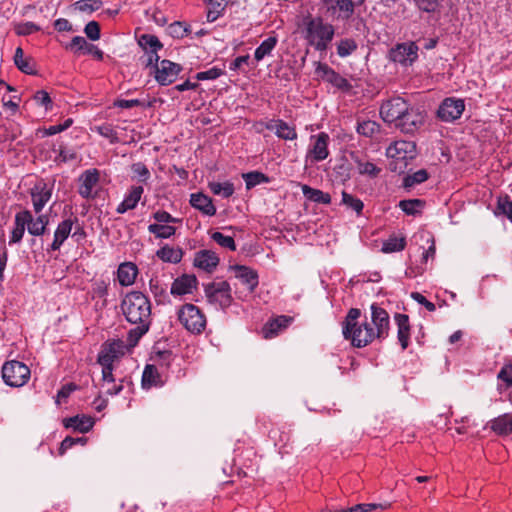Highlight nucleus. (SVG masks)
I'll return each mask as SVG.
<instances>
[{
  "instance_id": "obj_7",
  "label": "nucleus",
  "mask_w": 512,
  "mask_h": 512,
  "mask_svg": "<svg viewBox=\"0 0 512 512\" xmlns=\"http://www.w3.org/2000/svg\"><path fill=\"white\" fill-rule=\"evenodd\" d=\"M329 141L330 137L325 132L311 135L310 143L305 155V162L314 164L325 160L329 156Z\"/></svg>"
},
{
  "instance_id": "obj_16",
  "label": "nucleus",
  "mask_w": 512,
  "mask_h": 512,
  "mask_svg": "<svg viewBox=\"0 0 512 512\" xmlns=\"http://www.w3.org/2000/svg\"><path fill=\"white\" fill-rule=\"evenodd\" d=\"M53 192V185L48 184L43 179L37 181L31 189V200L34 211L39 213L42 211L44 206L51 199Z\"/></svg>"
},
{
  "instance_id": "obj_63",
  "label": "nucleus",
  "mask_w": 512,
  "mask_h": 512,
  "mask_svg": "<svg viewBox=\"0 0 512 512\" xmlns=\"http://www.w3.org/2000/svg\"><path fill=\"white\" fill-rule=\"evenodd\" d=\"M443 0H415L418 8L422 11L435 12Z\"/></svg>"
},
{
  "instance_id": "obj_50",
  "label": "nucleus",
  "mask_w": 512,
  "mask_h": 512,
  "mask_svg": "<svg viewBox=\"0 0 512 512\" xmlns=\"http://www.w3.org/2000/svg\"><path fill=\"white\" fill-rule=\"evenodd\" d=\"M357 170L362 175L377 176L380 169L375 166L372 162L362 161L359 158L355 159Z\"/></svg>"
},
{
  "instance_id": "obj_55",
  "label": "nucleus",
  "mask_w": 512,
  "mask_h": 512,
  "mask_svg": "<svg viewBox=\"0 0 512 512\" xmlns=\"http://www.w3.org/2000/svg\"><path fill=\"white\" fill-rule=\"evenodd\" d=\"M102 5L100 0H79L75 3L78 10L83 12H93L98 10Z\"/></svg>"
},
{
  "instance_id": "obj_8",
  "label": "nucleus",
  "mask_w": 512,
  "mask_h": 512,
  "mask_svg": "<svg viewBox=\"0 0 512 512\" xmlns=\"http://www.w3.org/2000/svg\"><path fill=\"white\" fill-rule=\"evenodd\" d=\"M389 57L395 63L412 65L418 58V46L414 42L397 44L389 51Z\"/></svg>"
},
{
  "instance_id": "obj_2",
  "label": "nucleus",
  "mask_w": 512,
  "mask_h": 512,
  "mask_svg": "<svg viewBox=\"0 0 512 512\" xmlns=\"http://www.w3.org/2000/svg\"><path fill=\"white\" fill-rule=\"evenodd\" d=\"M361 311L357 308H351L343 322L342 332L345 339L350 340L354 347L362 348L377 339L372 325L365 321L358 325V319Z\"/></svg>"
},
{
  "instance_id": "obj_41",
  "label": "nucleus",
  "mask_w": 512,
  "mask_h": 512,
  "mask_svg": "<svg viewBox=\"0 0 512 512\" xmlns=\"http://www.w3.org/2000/svg\"><path fill=\"white\" fill-rule=\"evenodd\" d=\"M278 40L276 37H269L264 40L255 50L254 58L257 62L264 59L265 56L269 55L275 48Z\"/></svg>"
},
{
  "instance_id": "obj_1",
  "label": "nucleus",
  "mask_w": 512,
  "mask_h": 512,
  "mask_svg": "<svg viewBox=\"0 0 512 512\" xmlns=\"http://www.w3.org/2000/svg\"><path fill=\"white\" fill-rule=\"evenodd\" d=\"M121 310L126 320L136 325L128 332L127 336L128 344L130 347H134L149 330L151 323L150 300L142 292H129L121 302Z\"/></svg>"
},
{
  "instance_id": "obj_14",
  "label": "nucleus",
  "mask_w": 512,
  "mask_h": 512,
  "mask_svg": "<svg viewBox=\"0 0 512 512\" xmlns=\"http://www.w3.org/2000/svg\"><path fill=\"white\" fill-rule=\"evenodd\" d=\"M415 152L416 146L414 142L399 140L389 145L386 155L388 158L403 162L406 165V160L414 158Z\"/></svg>"
},
{
  "instance_id": "obj_32",
  "label": "nucleus",
  "mask_w": 512,
  "mask_h": 512,
  "mask_svg": "<svg viewBox=\"0 0 512 512\" xmlns=\"http://www.w3.org/2000/svg\"><path fill=\"white\" fill-rule=\"evenodd\" d=\"M138 273L137 266L132 262H125L119 265L117 276L122 286H130L135 282Z\"/></svg>"
},
{
  "instance_id": "obj_20",
  "label": "nucleus",
  "mask_w": 512,
  "mask_h": 512,
  "mask_svg": "<svg viewBox=\"0 0 512 512\" xmlns=\"http://www.w3.org/2000/svg\"><path fill=\"white\" fill-rule=\"evenodd\" d=\"M325 6L330 16L336 19H348L354 11L351 0H326Z\"/></svg>"
},
{
  "instance_id": "obj_33",
  "label": "nucleus",
  "mask_w": 512,
  "mask_h": 512,
  "mask_svg": "<svg viewBox=\"0 0 512 512\" xmlns=\"http://www.w3.org/2000/svg\"><path fill=\"white\" fill-rule=\"evenodd\" d=\"M395 321L398 327V340L401 344L403 350H405L409 345V337H410V324L409 317L406 314H396Z\"/></svg>"
},
{
  "instance_id": "obj_17",
  "label": "nucleus",
  "mask_w": 512,
  "mask_h": 512,
  "mask_svg": "<svg viewBox=\"0 0 512 512\" xmlns=\"http://www.w3.org/2000/svg\"><path fill=\"white\" fill-rule=\"evenodd\" d=\"M100 180V173L97 169L84 171L79 178L78 192L85 199H92L96 196L94 191Z\"/></svg>"
},
{
  "instance_id": "obj_30",
  "label": "nucleus",
  "mask_w": 512,
  "mask_h": 512,
  "mask_svg": "<svg viewBox=\"0 0 512 512\" xmlns=\"http://www.w3.org/2000/svg\"><path fill=\"white\" fill-rule=\"evenodd\" d=\"M127 345L130 346L128 343L125 344L124 341L120 339L106 342L103 345V349L98 358L108 359L109 363H112L114 359L124 354Z\"/></svg>"
},
{
  "instance_id": "obj_12",
  "label": "nucleus",
  "mask_w": 512,
  "mask_h": 512,
  "mask_svg": "<svg viewBox=\"0 0 512 512\" xmlns=\"http://www.w3.org/2000/svg\"><path fill=\"white\" fill-rule=\"evenodd\" d=\"M315 73L319 78L330 83L339 90L349 91L352 88V85L346 78L342 77L325 63L317 62Z\"/></svg>"
},
{
  "instance_id": "obj_10",
  "label": "nucleus",
  "mask_w": 512,
  "mask_h": 512,
  "mask_svg": "<svg viewBox=\"0 0 512 512\" xmlns=\"http://www.w3.org/2000/svg\"><path fill=\"white\" fill-rule=\"evenodd\" d=\"M154 68L155 80L162 86L172 84L182 71L181 65L166 59L155 64Z\"/></svg>"
},
{
  "instance_id": "obj_27",
  "label": "nucleus",
  "mask_w": 512,
  "mask_h": 512,
  "mask_svg": "<svg viewBox=\"0 0 512 512\" xmlns=\"http://www.w3.org/2000/svg\"><path fill=\"white\" fill-rule=\"evenodd\" d=\"M144 189L142 186H132L128 193L125 195L123 201L117 206L116 212L123 214L128 210L136 208L138 202L143 195Z\"/></svg>"
},
{
  "instance_id": "obj_28",
  "label": "nucleus",
  "mask_w": 512,
  "mask_h": 512,
  "mask_svg": "<svg viewBox=\"0 0 512 512\" xmlns=\"http://www.w3.org/2000/svg\"><path fill=\"white\" fill-rule=\"evenodd\" d=\"M219 258L215 252L210 250H201L196 253L194 265L206 272H212L218 265Z\"/></svg>"
},
{
  "instance_id": "obj_31",
  "label": "nucleus",
  "mask_w": 512,
  "mask_h": 512,
  "mask_svg": "<svg viewBox=\"0 0 512 512\" xmlns=\"http://www.w3.org/2000/svg\"><path fill=\"white\" fill-rule=\"evenodd\" d=\"M67 48L74 49L75 52L84 51L85 53L92 54L97 60H102L104 55L102 50L97 46L88 43L82 36L73 37Z\"/></svg>"
},
{
  "instance_id": "obj_53",
  "label": "nucleus",
  "mask_w": 512,
  "mask_h": 512,
  "mask_svg": "<svg viewBox=\"0 0 512 512\" xmlns=\"http://www.w3.org/2000/svg\"><path fill=\"white\" fill-rule=\"evenodd\" d=\"M428 179V173L426 170L421 169L414 172L411 175H408L404 179V184L406 187H411L415 184H420Z\"/></svg>"
},
{
  "instance_id": "obj_22",
  "label": "nucleus",
  "mask_w": 512,
  "mask_h": 512,
  "mask_svg": "<svg viewBox=\"0 0 512 512\" xmlns=\"http://www.w3.org/2000/svg\"><path fill=\"white\" fill-rule=\"evenodd\" d=\"M197 286V278L194 275L184 274L181 277L176 278L170 289V293L173 296H183L191 294Z\"/></svg>"
},
{
  "instance_id": "obj_18",
  "label": "nucleus",
  "mask_w": 512,
  "mask_h": 512,
  "mask_svg": "<svg viewBox=\"0 0 512 512\" xmlns=\"http://www.w3.org/2000/svg\"><path fill=\"white\" fill-rule=\"evenodd\" d=\"M424 123V115L416 108L407 106L406 112L398 122L397 127L404 133H413Z\"/></svg>"
},
{
  "instance_id": "obj_13",
  "label": "nucleus",
  "mask_w": 512,
  "mask_h": 512,
  "mask_svg": "<svg viewBox=\"0 0 512 512\" xmlns=\"http://www.w3.org/2000/svg\"><path fill=\"white\" fill-rule=\"evenodd\" d=\"M465 109L462 99L446 98L438 108L437 116L445 122H453L461 117Z\"/></svg>"
},
{
  "instance_id": "obj_3",
  "label": "nucleus",
  "mask_w": 512,
  "mask_h": 512,
  "mask_svg": "<svg viewBox=\"0 0 512 512\" xmlns=\"http://www.w3.org/2000/svg\"><path fill=\"white\" fill-rule=\"evenodd\" d=\"M303 37L308 45L315 50L326 51L334 37V27L325 23L320 17H307L304 19Z\"/></svg>"
},
{
  "instance_id": "obj_26",
  "label": "nucleus",
  "mask_w": 512,
  "mask_h": 512,
  "mask_svg": "<svg viewBox=\"0 0 512 512\" xmlns=\"http://www.w3.org/2000/svg\"><path fill=\"white\" fill-rule=\"evenodd\" d=\"M235 277L247 287L249 293H253L258 286V274L253 269L246 266H235Z\"/></svg>"
},
{
  "instance_id": "obj_9",
  "label": "nucleus",
  "mask_w": 512,
  "mask_h": 512,
  "mask_svg": "<svg viewBox=\"0 0 512 512\" xmlns=\"http://www.w3.org/2000/svg\"><path fill=\"white\" fill-rule=\"evenodd\" d=\"M407 106L408 104L404 99L396 97L381 105L380 115L385 122L394 123L397 127L398 122L406 112Z\"/></svg>"
},
{
  "instance_id": "obj_25",
  "label": "nucleus",
  "mask_w": 512,
  "mask_h": 512,
  "mask_svg": "<svg viewBox=\"0 0 512 512\" xmlns=\"http://www.w3.org/2000/svg\"><path fill=\"white\" fill-rule=\"evenodd\" d=\"M489 428L498 436H508L512 434V414H501L488 423Z\"/></svg>"
},
{
  "instance_id": "obj_24",
  "label": "nucleus",
  "mask_w": 512,
  "mask_h": 512,
  "mask_svg": "<svg viewBox=\"0 0 512 512\" xmlns=\"http://www.w3.org/2000/svg\"><path fill=\"white\" fill-rule=\"evenodd\" d=\"M77 221L78 220L76 217L74 219L68 218V219L61 221L58 224V226L54 232V239L51 244V250L56 251V250L60 249V247L65 242V240L69 237V235L72 231L73 224Z\"/></svg>"
},
{
  "instance_id": "obj_47",
  "label": "nucleus",
  "mask_w": 512,
  "mask_h": 512,
  "mask_svg": "<svg viewBox=\"0 0 512 512\" xmlns=\"http://www.w3.org/2000/svg\"><path fill=\"white\" fill-rule=\"evenodd\" d=\"M424 202L420 199L401 200L399 207L408 215H415L423 208Z\"/></svg>"
},
{
  "instance_id": "obj_5",
  "label": "nucleus",
  "mask_w": 512,
  "mask_h": 512,
  "mask_svg": "<svg viewBox=\"0 0 512 512\" xmlns=\"http://www.w3.org/2000/svg\"><path fill=\"white\" fill-rule=\"evenodd\" d=\"M178 320L192 334H200L205 330L206 317L194 304L187 303L178 310Z\"/></svg>"
},
{
  "instance_id": "obj_21",
  "label": "nucleus",
  "mask_w": 512,
  "mask_h": 512,
  "mask_svg": "<svg viewBox=\"0 0 512 512\" xmlns=\"http://www.w3.org/2000/svg\"><path fill=\"white\" fill-rule=\"evenodd\" d=\"M293 321V318L287 315H280L269 320L262 328L263 337L271 339L286 329Z\"/></svg>"
},
{
  "instance_id": "obj_15",
  "label": "nucleus",
  "mask_w": 512,
  "mask_h": 512,
  "mask_svg": "<svg viewBox=\"0 0 512 512\" xmlns=\"http://www.w3.org/2000/svg\"><path fill=\"white\" fill-rule=\"evenodd\" d=\"M138 43L146 54L145 65L149 67L157 64L159 61L158 51L163 48L158 37L152 34H143Z\"/></svg>"
},
{
  "instance_id": "obj_42",
  "label": "nucleus",
  "mask_w": 512,
  "mask_h": 512,
  "mask_svg": "<svg viewBox=\"0 0 512 512\" xmlns=\"http://www.w3.org/2000/svg\"><path fill=\"white\" fill-rule=\"evenodd\" d=\"M227 0H208L207 20L214 22L224 11Z\"/></svg>"
},
{
  "instance_id": "obj_44",
  "label": "nucleus",
  "mask_w": 512,
  "mask_h": 512,
  "mask_svg": "<svg viewBox=\"0 0 512 512\" xmlns=\"http://www.w3.org/2000/svg\"><path fill=\"white\" fill-rule=\"evenodd\" d=\"M148 231L154 234L157 238L167 239L175 234L176 228L165 224H150Z\"/></svg>"
},
{
  "instance_id": "obj_34",
  "label": "nucleus",
  "mask_w": 512,
  "mask_h": 512,
  "mask_svg": "<svg viewBox=\"0 0 512 512\" xmlns=\"http://www.w3.org/2000/svg\"><path fill=\"white\" fill-rule=\"evenodd\" d=\"M63 424L66 428L86 433L93 427L94 421L88 416H75L64 419Z\"/></svg>"
},
{
  "instance_id": "obj_6",
  "label": "nucleus",
  "mask_w": 512,
  "mask_h": 512,
  "mask_svg": "<svg viewBox=\"0 0 512 512\" xmlns=\"http://www.w3.org/2000/svg\"><path fill=\"white\" fill-rule=\"evenodd\" d=\"M1 372L4 382L11 387L24 386L31 376L29 367L17 360L5 362Z\"/></svg>"
},
{
  "instance_id": "obj_51",
  "label": "nucleus",
  "mask_w": 512,
  "mask_h": 512,
  "mask_svg": "<svg viewBox=\"0 0 512 512\" xmlns=\"http://www.w3.org/2000/svg\"><path fill=\"white\" fill-rule=\"evenodd\" d=\"M99 364L102 366V380L103 386L114 383L112 363H109L108 359L98 358Z\"/></svg>"
},
{
  "instance_id": "obj_11",
  "label": "nucleus",
  "mask_w": 512,
  "mask_h": 512,
  "mask_svg": "<svg viewBox=\"0 0 512 512\" xmlns=\"http://www.w3.org/2000/svg\"><path fill=\"white\" fill-rule=\"evenodd\" d=\"M374 333L379 340L385 339L389 334L390 318L387 311L377 304L371 305V323Z\"/></svg>"
},
{
  "instance_id": "obj_64",
  "label": "nucleus",
  "mask_w": 512,
  "mask_h": 512,
  "mask_svg": "<svg viewBox=\"0 0 512 512\" xmlns=\"http://www.w3.org/2000/svg\"><path fill=\"white\" fill-rule=\"evenodd\" d=\"M72 123H73V120L69 118V119L65 120L63 124L52 125L49 128L44 130V135L52 136L57 133H60L64 130L68 129L72 125Z\"/></svg>"
},
{
  "instance_id": "obj_38",
  "label": "nucleus",
  "mask_w": 512,
  "mask_h": 512,
  "mask_svg": "<svg viewBox=\"0 0 512 512\" xmlns=\"http://www.w3.org/2000/svg\"><path fill=\"white\" fill-rule=\"evenodd\" d=\"M302 192L304 196L313 202L321 204H330L331 196L319 189L311 188L308 185H302Z\"/></svg>"
},
{
  "instance_id": "obj_46",
  "label": "nucleus",
  "mask_w": 512,
  "mask_h": 512,
  "mask_svg": "<svg viewBox=\"0 0 512 512\" xmlns=\"http://www.w3.org/2000/svg\"><path fill=\"white\" fill-rule=\"evenodd\" d=\"M357 47L358 45L354 39H341L337 44V54L342 58L347 57L356 51Z\"/></svg>"
},
{
  "instance_id": "obj_40",
  "label": "nucleus",
  "mask_w": 512,
  "mask_h": 512,
  "mask_svg": "<svg viewBox=\"0 0 512 512\" xmlns=\"http://www.w3.org/2000/svg\"><path fill=\"white\" fill-rule=\"evenodd\" d=\"M210 191L214 195L221 196L223 198H229L234 193V185L231 182H210L208 185Z\"/></svg>"
},
{
  "instance_id": "obj_52",
  "label": "nucleus",
  "mask_w": 512,
  "mask_h": 512,
  "mask_svg": "<svg viewBox=\"0 0 512 512\" xmlns=\"http://www.w3.org/2000/svg\"><path fill=\"white\" fill-rule=\"evenodd\" d=\"M342 203L354 210L357 214H360L364 207V204L360 199L355 198L345 191L342 192Z\"/></svg>"
},
{
  "instance_id": "obj_45",
  "label": "nucleus",
  "mask_w": 512,
  "mask_h": 512,
  "mask_svg": "<svg viewBox=\"0 0 512 512\" xmlns=\"http://www.w3.org/2000/svg\"><path fill=\"white\" fill-rule=\"evenodd\" d=\"M496 213L504 215L512 222V199L510 196H500L497 201Z\"/></svg>"
},
{
  "instance_id": "obj_57",
  "label": "nucleus",
  "mask_w": 512,
  "mask_h": 512,
  "mask_svg": "<svg viewBox=\"0 0 512 512\" xmlns=\"http://www.w3.org/2000/svg\"><path fill=\"white\" fill-rule=\"evenodd\" d=\"M224 71L217 67H212L206 71L198 72L196 79L199 81L214 80L223 75Z\"/></svg>"
},
{
  "instance_id": "obj_29",
  "label": "nucleus",
  "mask_w": 512,
  "mask_h": 512,
  "mask_svg": "<svg viewBox=\"0 0 512 512\" xmlns=\"http://www.w3.org/2000/svg\"><path fill=\"white\" fill-rule=\"evenodd\" d=\"M190 204L193 208L201 211L204 215L214 216L216 207L212 199L203 193H193L190 196Z\"/></svg>"
},
{
  "instance_id": "obj_58",
  "label": "nucleus",
  "mask_w": 512,
  "mask_h": 512,
  "mask_svg": "<svg viewBox=\"0 0 512 512\" xmlns=\"http://www.w3.org/2000/svg\"><path fill=\"white\" fill-rule=\"evenodd\" d=\"M132 172L139 178L140 181L146 182L150 177V171L147 166L142 162L134 163L131 166Z\"/></svg>"
},
{
  "instance_id": "obj_60",
  "label": "nucleus",
  "mask_w": 512,
  "mask_h": 512,
  "mask_svg": "<svg viewBox=\"0 0 512 512\" xmlns=\"http://www.w3.org/2000/svg\"><path fill=\"white\" fill-rule=\"evenodd\" d=\"M150 290L154 297L161 302V298L166 296V287L162 286L157 278H152L149 282Z\"/></svg>"
},
{
  "instance_id": "obj_48",
  "label": "nucleus",
  "mask_w": 512,
  "mask_h": 512,
  "mask_svg": "<svg viewBox=\"0 0 512 512\" xmlns=\"http://www.w3.org/2000/svg\"><path fill=\"white\" fill-rule=\"evenodd\" d=\"M243 179L245 181L247 189H251L261 183L269 182V178L265 174L258 171L243 174Z\"/></svg>"
},
{
  "instance_id": "obj_49",
  "label": "nucleus",
  "mask_w": 512,
  "mask_h": 512,
  "mask_svg": "<svg viewBox=\"0 0 512 512\" xmlns=\"http://www.w3.org/2000/svg\"><path fill=\"white\" fill-rule=\"evenodd\" d=\"M211 239L223 248H227L231 251L236 250L235 241L231 236H226L223 233L216 231L211 234Z\"/></svg>"
},
{
  "instance_id": "obj_56",
  "label": "nucleus",
  "mask_w": 512,
  "mask_h": 512,
  "mask_svg": "<svg viewBox=\"0 0 512 512\" xmlns=\"http://www.w3.org/2000/svg\"><path fill=\"white\" fill-rule=\"evenodd\" d=\"M156 378H158L157 369L153 365H147L144 369L142 376V383L144 386H151L156 383Z\"/></svg>"
},
{
  "instance_id": "obj_61",
  "label": "nucleus",
  "mask_w": 512,
  "mask_h": 512,
  "mask_svg": "<svg viewBox=\"0 0 512 512\" xmlns=\"http://www.w3.org/2000/svg\"><path fill=\"white\" fill-rule=\"evenodd\" d=\"M40 30V27L33 22H25L18 24L15 31L18 35L27 36Z\"/></svg>"
},
{
  "instance_id": "obj_39",
  "label": "nucleus",
  "mask_w": 512,
  "mask_h": 512,
  "mask_svg": "<svg viewBox=\"0 0 512 512\" xmlns=\"http://www.w3.org/2000/svg\"><path fill=\"white\" fill-rule=\"evenodd\" d=\"M406 246L405 236L391 235L387 240L383 242L382 252L393 253L404 250Z\"/></svg>"
},
{
  "instance_id": "obj_23",
  "label": "nucleus",
  "mask_w": 512,
  "mask_h": 512,
  "mask_svg": "<svg viewBox=\"0 0 512 512\" xmlns=\"http://www.w3.org/2000/svg\"><path fill=\"white\" fill-rule=\"evenodd\" d=\"M29 222H31L30 211H21L15 215L14 227L11 231L9 245L17 244L22 240L25 233V228Z\"/></svg>"
},
{
  "instance_id": "obj_43",
  "label": "nucleus",
  "mask_w": 512,
  "mask_h": 512,
  "mask_svg": "<svg viewBox=\"0 0 512 512\" xmlns=\"http://www.w3.org/2000/svg\"><path fill=\"white\" fill-rule=\"evenodd\" d=\"M497 378L501 382L497 387L500 393L512 387V364L504 365L499 371Z\"/></svg>"
},
{
  "instance_id": "obj_37",
  "label": "nucleus",
  "mask_w": 512,
  "mask_h": 512,
  "mask_svg": "<svg viewBox=\"0 0 512 512\" xmlns=\"http://www.w3.org/2000/svg\"><path fill=\"white\" fill-rule=\"evenodd\" d=\"M356 131L361 136L374 138L380 133V124L373 120H358Z\"/></svg>"
},
{
  "instance_id": "obj_54",
  "label": "nucleus",
  "mask_w": 512,
  "mask_h": 512,
  "mask_svg": "<svg viewBox=\"0 0 512 512\" xmlns=\"http://www.w3.org/2000/svg\"><path fill=\"white\" fill-rule=\"evenodd\" d=\"M390 504H374V503H364L357 504L349 509H346V512H371L376 509H387Z\"/></svg>"
},
{
  "instance_id": "obj_36",
  "label": "nucleus",
  "mask_w": 512,
  "mask_h": 512,
  "mask_svg": "<svg viewBox=\"0 0 512 512\" xmlns=\"http://www.w3.org/2000/svg\"><path fill=\"white\" fill-rule=\"evenodd\" d=\"M156 256L164 262L179 263L183 256L181 248H174L169 245H164L156 252Z\"/></svg>"
},
{
  "instance_id": "obj_35",
  "label": "nucleus",
  "mask_w": 512,
  "mask_h": 512,
  "mask_svg": "<svg viewBox=\"0 0 512 512\" xmlns=\"http://www.w3.org/2000/svg\"><path fill=\"white\" fill-rule=\"evenodd\" d=\"M14 63L17 68L25 74H35V62L31 57H26L21 47L16 48Z\"/></svg>"
},
{
  "instance_id": "obj_19",
  "label": "nucleus",
  "mask_w": 512,
  "mask_h": 512,
  "mask_svg": "<svg viewBox=\"0 0 512 512\" xmlns=\"http://www.w3.org/2000/svg\"><path fill=\"white\" fill-rule=\"evenodd\" d=\"M267 130L273 131L275 135L283 140H296L297 132L294 126L289 125L282 119H270L261 123Z\"/></svg>"
},
{
  "instance_id": "obj_4",
  "label": "nucleus",
  "mask_w": 512,
  "mask_h": 512,
  "mask_svg": "<svg viewBox=\"0 0 512 512\" xmlns=\"http://www.w3.org/2000/svg\"><path fill=\"white\" fill-rule=\"evenodd\" d=\"M208 302L219 309L226 310L233 302L231 286L227 281H213L204 286Z\"/></svg>"
},
{
  "instance_id": "obj_62",
  "label": "nucleus",
  "mask_w": 512,
  "mask_h": 512,
  "mask_svg": "<svg viewBox=\"0 0 512 512\" xmlns=\"http://www.w3.org/2000/svg\"><path fill=\"white\" fill-rule=\"evenodd\" d=\"M84 32L86 36L92 40L96 41L100 38V25L96 21H90L86 24L84 28Z\"/></svg>"
},
{
  "instance_id": "obj_59",
  "label": "nucleus",
  "mask_w": 512,
  "mask_h": 512,
  "mask_svg": "<svg viewBox=\"0 0 512 512\" xmlns=\"http://www.w3.org/2000/svg\"><path fill=\"white\" fill-rule=\"evenodd\" d=\"M33 99L38 105L43 106L46 111L50 110L52 107L51 97L45 90L37 91L34 94Z\"/></svg>"
}]
</instances>
